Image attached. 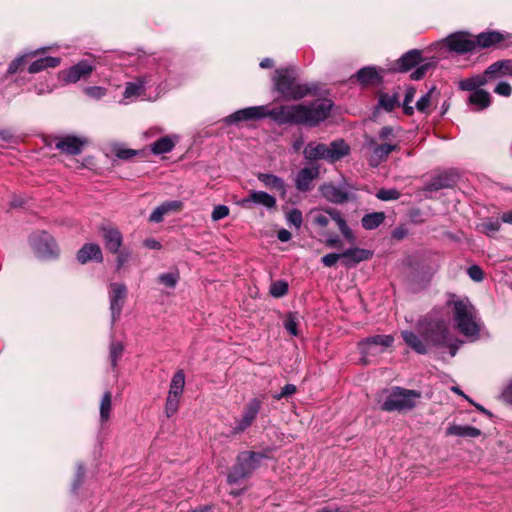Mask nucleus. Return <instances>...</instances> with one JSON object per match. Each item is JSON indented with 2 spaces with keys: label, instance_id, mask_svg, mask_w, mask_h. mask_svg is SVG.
Instances as JSON below:
<instances>
[{
  "label": "nucleus",
  "instance_id": "obj_1",
  "mask_svg": "<svg viewBox=\"0 0 512 512\" xmlns=\"http://www.w3.org/2000/svg\"><path fill=\"white\" fill-rule=\"evenodd\" d=\"M416 334L413 331L401 332L404 342L416 353L427 354L432 347L442 346L448 341V326L445 319L432 311L417 323Z\"/></svg>",
  "mask_w": 512,
  "mask_h": 512
},
{
  "label": "nucleus",
  "instance_id": "obj_2",
  "mask_svg": "<svg viewBox=\"0 0 512 512\" xmlns=\"http://www.w3.org/2000/svg\"><path fill=\"white\" fill-rule=\"evenodd\" d=\"M447 305L452 308L453 320L462 334L472 336L478 333L475 308L468 298L452 295L447 301Z\"/></svg>",
  "mask_w": 512,
  "mask_h": 512
},
{
  "label": "nucleus",
  "instance_id": "obj_3",
  "mask_svg": "<svg viewBox=\"0 0 512 512\" xmlns=\"http://www.w3.org/2000/svg\"><path fill=\"white\" fill-rule=\"evenodd\" d=\"M309 217L311 218L312 224L321 229V232H323L328 226L330 220H333L338 226L343 237L349 243H355L356 237L339 210L335 208H327L324 210L314 209L310 211Z\"/></svg>",
  "mask_w": 512,
  "mask_h": 512
},
{
  "label": "nucleus",
  "instance_id": "obj_4",
  "mask_svg": "<svg viewBox=\"0 0 512 512\" xmlns=\"http://www.w3.org/2000/svg\"><path fill=\"white\" fill-rule=\"evenodd\" d=\"M332 107V101L326 98L316 99L309 104H299V125L317 126L329 117Z\"/></svg>",
  "mask_w": 512,
  "mask_h": 512
},
{
  "label": "nucleus",
  "instance_id": "obj_5",
  "mask_svg": "<svg viewBox=\"0 0 512 512\" xmlns=\"http://www.w3.org/2000/svg\"><path fill=\"white\" fill-rule=\"evenodd\" d=\"M266 456L260 452L243 451L237 456V460L228 474V482L235 484L252 475L259 467L260 462Z\"/></svg>",
  "mask_w": 512,
  "mask_h": 512
},
{
  "label": "nucleus",
  "instance_id": "obj_6",
  "mask_svg": "<svg viewBox=\"0 0 512 512\" xmlns=\"http://www.w3.org/2000/svg\"><path fill=\"white\" fill-rule=\"evenodd\" d=\"M275 89L286 100H298L309 93V89L296 82V78L289 70H277L273 78Z\"/></svg>",
  "mask_w": 512,
  "mask_h": 512
},
{
  "label": "nucleus",
  "instance_id": "obj_7",
  "mask_svg": "<svg viewBox=\"0 0 512 512\" xmlns=\"http://www.w3.org/2000/svg\"><path fill=\"white\" fill-rule=\"evenodd\" d=\"M421 394L415 390L395 387L387 396L381 409L387 412L410 410L415 407Z\"/></svg>",
  "mask_w": 512,
  "mask_h": 512
},
{
  "label": "nucleus",
  "instance_id": "obj_8",
  "mask_svg": "<svg viewBox=\"0 0 512 512\" xmlns=\"http://www.w3.org/2000/svg\"><path fill=\"white\" fill-rule=\"evenodd\" d=\"M394 343L392 335H374L367 337L359 342L358 347L362 355V362L367 364L370 362L371 357H376L382 354L388 347Z\"/></svg>",
  "mask_w": 512,
  "mask_h": 512
},
{
  "label": "nucleus",
  "instance_id": "obj_9",
  "mask_svg": "<svg viewBox=\"0 0 512 512\" xmlns=\"http://www.w3.org/2000/svg\"><path fill=\"white\" fill-rule=\"evenodd\" d=\"M29 242L40 258L54 259L59 255V249L54 238L45 231L33 233L29 238Z\"/></svg>",
  "mask_w": 512,
  "mask_h": 512
},
{
  "label": "nucleus",
  "instance_id": "obj_10",
  "mask_svg": "<svg viewBox=\"0 0 512 512\" xmlns=\"http://www.w3.org/2000/svg\"><path fill=\"white\" fill-rule=\"evenodd\" d=\"M365 144L370 150L368 162L372 167H378L382 162L386 161L393 151L400 149L399 144L380 143L374 137L367 136L365 138Z\"/></svg>",
  "mask_w": 512,
  "mask_h": 512
},
{
  "label": "nucleus",
  "instance_id": "obj_11",
  "mask_svg": "<svg viewBox=\"0 0 512 512\" xmlns=\"http://www.w3.org/2000/svg\"><path fill=\"white\" fill-rule=\"evenodd\" d=\"M263 401L254 397L250 399L243 407L241 417L235 420V426L233 427L234 434H240L246 431L257 418L258 413L262 408Z\"/></svg>",
  "mask_w": 512,
  "mask_h": 512
},
{
  "label": "nucleus",
  "instance_id": "obj_12",
  "mask_svg": "<svg viewBox=\"0 0 512 512\" xmlns=\"http://www.w3.org/2000/svg\"><path fill=\"white\" fill-rule=\"evenodd\" d=\"M299 110V104L281 105L272 109L267 108L266 115L279 125H299Z\"/></svg>",
  "mask_w": 512,
  "mask_h": 512
},
{
  "label": "nucleus",
  "instance_id": "obj_13",
  "mask_svg": "<svg viewBox=\"0 0 512 512\" xmlns=\"http://www.w3.org/2000/svg\"><path fill=\"white\" fill-rule=\"evenodd\" d=\"M127 297V288L123 283H111L109 291L110 311L112 323L119 319L125 300Z\"/></svg>",
  "mask_w": 512,
  "mask_h": 512
},
{
  "label": "nucleus",
  "instance_id": "obj_14",
  "mask_svg": "<svg viewBox=\"0 0 512 512\" xmlns=\"http://www.w3.org/2000/svg\"><path fill=\"white\" fill-rule=\"evenodd\" d=\"M447 46L450 50L459 54L473 51L476 48V41L466 32H456L446 38Z\"/></svg>",
  "mask_w": 512,
  "mask_h": 512
},
{
  "label": "nucleus",
  "instance_id": "obj_15",
  "mask_svg": "<svg viewBox=\"0 0 512 512\" xmlns=\"http://www.w3.org/2000/svg\"><path fill=\"white\" fill-rule=\"evenodd\" d=\"M95 65L89 60H81L77 64L62 71L63 80L67 83H76L80 79L88 78L94 71Z\"/></svg>",
  "mask_w": 512,
  "mask_h": 512
},
{
  "label": "nucleus",
  "instance_id": "obj_16",
  "mask_svg": "<svg viewBox=\"0 0 512 512\" xmlns=\"http://www.w3.org/2000/svg\"><path fill=\"white\" fill-rule=\"evenodd\" d=\"M54 141L56 149L69 155L80 154L83 147L87 144V140L85 138L72 135L56 137Z\"/></svg>",
  "mask_w": 512,
  "mask_h": 512
},
{
  "label": "nucleus",
  "instance_id": "obj_17",
  "mask_svg": "<svg viewBox=\"0 0 512 512\" xmlns=\"http://www.w3.org/2000/svg\"><path fill=\"white\" fill-rule=\"evenodd\" d=\"M320 191L326 200L334 204H343L352 198L346 186H336L328 183L323 184L320 187Z\"/></svg>",
  "mask_w": 512,
  "mask_h": 512
},
{
  "label": "nucleus",
  "instance_id": "obj_18",
  "mask_svg": "<svg viewBox=\"0 0 512 512\" xmlns=\"http://www.w3.org/2000/svg\"><path fill=\"white\" fill-rule=\"evenodd\" d=\"M100 231L107 251L117 253L123 244L122 233L112 225H104Z\"/></svg>",
  "mask_w": 512,
  "mask_h": 512
},
{
  "label": "nucleus",
  "instance_id": "obj_19",
  "mask_svg": "<svg viewBox=\"0 0 512 512\" xmlns=\"http://www.w3.org/2000/svg\"><path fill=\"white\" fill-rule=\"evenodd\" d=\"M267 106H253L241 109L226 118L228 123H236L243 120H255L267 117Z\"/></svg>",
  "mask_w": 512,
  "mask_h": 512
},
{
  "label": "nucleus",
  "instance_id": "obj_20",
  "mask_svg": "<svg viewBox=\"0 0 512 512\" xmlns=\"http://www.w3.org/2000/svg\"><path fill=\"white\" fill-rule=\"evenodd\" d=\"M319 176L317 166L305 167L301 169L296 177V188L301 192L309 191L312 188V182Z\"/></svg>",
  "mask_w": 512,
  "mask_h": 512
},
{
  "label": "nucleus",
  "instance_id": "obj_21",
  "mask_svg": "<svg viewBox=\"0 0 512 512\" xmlns=\"http://www.w3.org/2000/svg\"><path fill=\"white\" fill-rule=\"evenodd\" d=\"M373 256L372 251L363 248H350L342 253V259L347 267L354 266L362 261L369 260Z\"/></svg>",
  "mask_w": 512,
  "mask_h": 512
},
{
  "label": "nucleus",
  "instance_id": "obj_22",
  "mask_svg": "<svg viewBox=\"0 0 512 512\" xmlns=\"http://www.w3.org/2000/svg\"><path fill=\"white\" fill-rule=\"evenodd\" d=\"M249 203L259 204L268 209L276 207L275 197L264 191H251L249 195L241 201L242 206H247Z\"/></svg>",
  "mask_w": 512,
  "mask_h": 512
},
{
  "label": "nucleus",
  "instance_id": "obj_23",
  "mask_svg": "<svg viewBox=\"0 0 512 512\" xmlns=\"http://www.w3.org/2000/svg\"><path fill=\"white\" fill-rule=\"evenodd\" d=\"M77 260L81 264H85L90 260H96L102 262L103 255L102 250L98 244L87 243L77 253Z\"/></svg>",
  "mask_w": 512,
  "mask_h": 512
},
{
  "label": "nucleus",
  "instance_id": "obj_24",
  "mask_svg": "<svg viewBox=\"0 0 512 512\" xmlns=\"http://www.w3.org/2000/svg\"><path fill=\"white\" fill-rule=\"evenodd\" d=\"M507 37L508 34H503L497 31L482 32L475 38L476 47L489 48L506 40Z\"/></svg>",
  "mask_w": 512,
  "mask_h": 512
},
{
  "label": "nucleus",
  "instance_id": "obj_25",
  "mask_svg": "<svg viewBox=\"0 0 512 512\" xmlns=\"http://www.w3.org/2000/svg\"><path fill=\"white\" fill-rule=\"evenodd\" d=\"M486 74L491 80L502 76H512V59L494 62L486 69Z\"/></svg>",
  "mask_w": 512,
  "mask_h": 512
},
{
  "label": "nucleus",
  "instance_id": "obj_26",
  "mask_svg": "<svg viewBox=\"0 0 512 512\" xmlns=\"http://www.w3.org/2000/svg\"><path fill=\"white\" fill-rule=\"evenodd\" d=\"M328 153L326 160L329 162H336L346 155H348L350 148L344 140H336L327 145Z\"/></svg>",
  "mask_w": 512,
  "mask_h": 512
},
{
  "label": "nucleus",
  "instance_id": "obj_27",
  "mask_svg": "<svg viewBox=\"0 0 512 512\" xmlns=\"http://www.w3.org/2000/svg\"><path fill=\"white\" fill-rule=\"evenodd\" d=\"M457 176L452 173H442L434 177L427 185L429 191H437L453 187L456 184Z\"/></svg>",
  "mask_w": 512,
  "mask_h": 512
},
{
  "label": "nucleus",
  "instance_id": "obj_28",
  "mask_svg": "<svg viewBox=\"0 0 512 512\" xmlns=\"http://www.w3.org/2000/svg\"><path fill=\"white\" fill-rule=\"evenodd\" d=\"M421 61V52L419 50H410L405 53L398 61V70L401 72H406L411 68L418 65Z\"/></svg>",
  "mask_w": 512,
  "mask_h": 512
},
{
  "label": "nucleus",
  "instance_id": "obj_29",
  "mask_svg": "<svg viewBox=\"0 0 512 512\" xmlns=\"http://www.w3.org/2000/svg\"><path fill=\"white\" fill-rule=\"evenodd\" d=\"M446 434L465 438H476L481 435V431L473 426L454 424L447 428Z\"/></svg>",
  "mask_w": 512,
  "mask_h": 512
},
{
  "label": "nucleus",
  "instance_id": "obj_30",
  "mask_svg": "<svg viewBox=\"0 0 512 512\" xmlns=\"http://www.w3.org/2000/svg\"><path fill=\"white\" fill-rule=\"evenodd\" d=\"M490 77L486 74V70L481 75H475L470 78L464 79L460 82L459 87L465 91L479 90L481 86L486 85L490 81Z\"/></svg>",
  "mask_w": 512,
  "mask_h": 512
},
{
  "label": "nucleus",
  "instance_id": "obj_31",
  "mask_svg": "<svg viewBox=\"0 0 512 512\" xmlns=\"http://www.w3.org/2000/svg\"><path fill=\"white\" fill-rule=\"evenodd\" d=\"M178 137L164 136L151 144V151L156 155L168 153L173 150Z\"/></svg>",
  "mask_w": 512,
  "mask_h": 512
},
{
  "label": "nucleus",
  "instance_id": "obj_32",
  "mask_svg": "<svg viewBox=\"0 0 512 512\" xmlns=\"http://www.w3.org/2000/svg\"><path fill=\"white\" fill-rule=\"evenodd\" d=\"M304 156L309 160L324 159L328 153L327 145L322 143H309L304 149Z\"/></svg>",
  "mask_w": 512,
  "mask_h": 512
},
{
  "label": "nucleus",
  "instance_id": "obj_33",
  "mask_svg": "<svg viewBox=\"0 0 512 512\" xmlns=\"http://www.w3.org/2000/svg\"><path fill=\"white\" fill-rule=\"evenodd\" d=\"M184 387L185 374L183 370H178L177 372H175L171 379L168 395H171L173 397H182Z\"/></svg>",
  "mask_w": 512,
  "mask_h": 512
},
{
  "label": "nucleus",
  "instance_id": "obj_34",
  "mask_svg": "<svg viewBox=\"0 0 512 512\" xmlns=\"http://www.w3.org/2000/svg\"><path fill=\"white\" fill-rule=\"evenodd\" d=\"M468 101L471 105H475L477 110H483L490 105L491 96L487 91L479 89L470 94Z\"/></svg>",
  "mask_w": 512,
  "mask_h": 512
},
{
  "label": "nucleus",
  "instance_id": "obj_35",
  "mask_svg": "<svg viewBox=\"0 0 512 512\" xmlns=\"http://www.w3.org/2000/svg\"><path fill=\"white\" fill-rule=\"evenodd\" d=\"M60 64V59L57 57H44L40 58L33 63L28 68L30 73H38L46 68H54Z\"/></svg>",
  "mask_w": 512,
  "mask_h": 512
},
{
  "label": "nucleus",
  "instance_id": "obj_36",
  "mask_svg": "<svg viewBox=\"0 0 512 512\" xmlns=\"http://www.w3.org/2000/svg\"><path fill=\"white\" fill-rule=\"evenodd\" d=\"M384 212H373L366 214L361 219L362 227L366 230H373L379 227L385 220Z\"/></svg>",
  "mask_w": 512,
  "mask_h": 512
},
{
  "label": "nucleus",
  "instance_id": "obj_37",
  "mask_svg": "<svg viewBox=\"0 0 512 512\" xmlns=\"http://www.w3.org/2000/svg\"><path fill=\"white\" fill-rule=\"evenodd\" d=\"M258 179L266 187L274 188V189L280 191L282 194H285V192H286L285 183L281 178H279L275 175H272V174L260 173L258 175Z\"/></svg>",
  "mask_w": 512,
  "mask_h": 512
},
{
  "label": "nucleus",
  "instance_id": "obj_38",
  "mask_svg": "<svg viewBox=\"0 0 512 512\" xmlns=\"http://www.w3.org/2000/svg\"><path fill=\"white\" fill-rule=\"evenodd\" d=\"M357 81L361 84H374L379 82L380 76L373 67H364L360 69L356 74Z\"/></svg>",
  "mask_w": 512,
  "mask_h": 512
},
{
  "label": "nucleus",
  "instance_id": "obj_39",
  "mask_svg": "<svg viewBox=\"0 0 512 512\" xmlns=\"http://www.w3.org/2000/svg\"><path fill=\"white\" fill-rule=\"evenodd\" d=\"M439 93L435 87H432L425 95H423L417 102L416 108L419 112L427 113L433 101H437Z\"/></svg>",
  "mask_w": 512,
  "mask_h": 512
},
{
  "label": "nucleus",
  "instance_id": "obj_40",
  "mask_svg": "<svg viewBox=\"0 0 512 512\" xmlns=\"http://www.w3.org/2000/svg\"><path fill=\"white\" fill-rule=\"evenodd\" d=\"M380 143L399 144L397 141V133L391 126H384L378 132L377 138Z\"/></svg>",
  "mask_w": 512,
  "mask_h": 512
},
{
  "label": "nucleus",
  "instance_id": "obj_41",
  "mask_svg": "<svg viewBox=\"0 0 512 512\" xmlns=\"http://www.w3.org/2000/svg\"><path fill=\"white\" fill-rule=\"evenodd\" d=\"M112 409V394L110 391H106L103 394L101 403H100V419L102 422L108 421L110 417V412Z\"/></svg>",
  "mask_w": 512,
  "mask_h": 512
},
{
  "label": "nucleus",
  "instance_id": "obj_42",
  "mask_svg": "<svg viewBox=\"0 0 512 512\" xmlns=\"http://www.w3.org/2000/svg\"><path fill=\"white\" fill-rule=\"evenodd\" d=\"M124 345L118 341H112L110 344L109 358L113 368L117 366L118 360L122 357Z\"/></svg>",
  "mask_w": 512,
  "mask_h": 512
},
{
  "label": "nucleus",
  "instance_id": "obj_43",
  "mask_svg": "<svg viewBox=\"0 0 512 512\" xmlns=\"http://www.w3.org/2000/svg\"><path fill=\"white\" fill-rule=\"evenodd\" d=\"M181 397H173L171 395H167L165 402V414L168 418L174 416L179 409Z\"/></svg>",
  "mask_w": 512,
  "mask_h": 512
},
{
  "label": "nucleus",
  "instance_id": "obj_44",
  "mask_svg": "<svg viewBox=\"0 0 512 512\" xmlns=\"http://www.w3.org/2000/svg\"><path fill=\"white\" fill-rule=\"evenodd\" d=\"M113 152L115 156L121 160H130L131 158L139 154L138 150L125 148L121 145H115L113 147Z\"/></svg>",
  "mask_w": 512,
  "mask_h": 512
},
{
  "label": "nucleus",
  "instance_id": "obj_45",
  "mask_svg": "<svg viewBox=\"0 0 512 512\" xmlns=\"http://www.w3.org/2000/svg\"><path fill=\"white\" fill-rule=\"evenodd\" d=\"M288 292V283L283 280H278L270 285V294L273 297L280 298Z\"/></svg>",
  "mask_w": 512,
  "mask_h": 512
},
{
  "label": "nucleus",
  "instance_id": "obj_46",
  "mask_svg": "<svg viewBox=\"0 0 512 512\" xmlns=\"http://www.w3.org/2000/svg\"><path fill=\"white\" fill-rule=\"evenodd\" d=\"M158 281L166 287L174 288L179 281L178 272L164 273L158 276Z\"/></svg>",
  "mask_w": 512,
  "mask_h": 512
},
{
  "label": "nucleus",
  "instance_id": "obj_47",
  "mask_svg": "<svg viewBox=\"0 0 512 512\" xmlns=\"http://www.w3.org/2000/svg\"><path fill=\"white\" fill-rule=\"evenodd\" d=\"M435 66L434 61H429L426 63H423L419 65L412 73H411V79L413 80H420L422 79L426 73Z\"/></svg>",
  "mask_w": 512,
  "mask_h": 512
},
{
  "label": "nucleus",
  "instance_id": "obj_48",
  "mask_svg": "<svg viewBox=\"0 0 512 512\" xmlns=\"http://www.w3.org/2000/svg\"><path fill=\"white\" fill-rule=\"evenodd\" d=\"M379 104L387 111H391L397 105V98L395 95L382 94L379 97Z\"/></svg>",
  "mask_w": 512,
  "mask_h": 512
},
{
  "label": "nucleus",
  "instance_id": "obj_49",
  "mask_svg": "<svg viewBox=\"0 0 512 512\" xmlns=\"http://www.w3.org/2000/svg\"><path fill=\"white\" fill-rule=\"evenodd\" d=\"M376 196L383 201L397 200L400 197V192L396 189H381Z\"/></svg>",
  "mask_w": 512,
  "mask_h": 512
},
{
  "label": "nucleus",
  "instance_id": "obj_50",
  "mask_svg": "<svg viewBox=\"0 0 512 512\" xmlns=\"http://www.w3.org/2000/svg\"><path fill=\"white\" fill-rule=\"evenodd\" d=\"M116 254V270L117 271H120L124 266L125 264L129 261L130 257H131V253L129 250L127 249H123V250H118Z\"/></svg>",
  "mask_w": 512,
  "mask_h": 512
},
{
  "label": "nucleus",
  "instance_id": "obj_51",
  "mask_svg": "<svg viewBox=\"0 0 512 512\" xmlns=\"http://www.w3.org/2000/svg\"><path fill=\"white\" fill-rule=\"evenodd\" d=\"M287 221L290 224L294 225L296 228H300L302 225V222H303V217H302L301 211L298 209H292L287 214Z\"/></svg>",
  "mask_w": 512,
  "mask_h": 512
},
{
  "label": "nucleus",
  "instance_id": "obj_52",
  "mask_svg": "<svg viewBox=\"0 0 512 512\" xmlns=\"http://www.w3.org/2000/svg\"><path fill=\"white\" fill-rule=\"evenodd\" d=\"M143 90V85L140 83H127L124 91V97L130 98L133 96L140 95L141 91Z\"/></svg>",
  "mask_w": 512,
  "mask_h": 512
},
{
  "label": "nucleus",
  "instance_id": "obj_53",
  "mask_svg": "<svg viewBox=\"0 0 512 512\" xmlns=\"http://www.w3.org/2000/svg\"><path fill=\"white\" fill-rule=\"evenodd\" d=\"M230 213L229 207L226 205H218L214 207L211 218L213 221H219L225 217H227Z\"/></svg>",
  "mask_w": 512,
  "mask_h": 512
},
{
  "label": "nucleus",
  "instance_id": "obj_54",
  "mask_svg": "<svg viewBox=\"0 0 512 512\" xmlns=\"http://www.w3.org/2000/svg\"><path fill=\"white\" fill-rule=\"evenodd\" d=\"M84 93L93 99H100L106 95V89L99 86L86 87Z\"/></svg>",
  "mask_w": 512,
  "mask_h": 512
},
{
  "label": "nucleus",
  "instance_id": "obj_55",
  "mask_svg": "<svg viewBox=\"0 0 512 512\" xmlns=\"http://www.w3.org/2000/svg\"><path fill=\"white\" fill-rule=\"evenodd\" d=\"M297 325L296 318L292 314H289L284 320L285 329L293 336L298 335Z\"/></svg>",
  "mask_w": 512,
  "mask_h": 512
},
{
  "label": "nucleus",
  "instance_id": "obj_56",
  "mask_svg": "<svg viewBox=\"0 0 512 512\" xmlns=\"http://www.w3.org/2000/svg\"><path fill=\"white\" fill-rule=\"evenodd\" d=\"M467 274L469 275V277L476 281V282H480L483 280L484 278V273H483V270L478 266V265H472L470 266L468 269H467Z\"/></svg>",
  "mask_w": 512,
  "mask_h": 512
},
{
  "label": "nucleus",
  "instance_id": "obj_57",
  "mask_svg": "<svg viewBox=\"0 0 512 512\" xmlns=\"http://www.w3.org/2000/svg\"><path fill=\"white\" fill-rule=\"evenodd\" d=\"M494 92L500 96L508 97L512 93V87L508 82H499L495 87Z\"/></svg>",
  "mask_w": 512,
  "mask_h": 512
},
{
  "label": "nucleus",
  "instance_id": "obj_58",
  "mask_svg": "<svg viewBox=\"0 0 512 512\" xmlns=\"http://www.w3.org/2000/svg\"><path fill=\"white\" fill-rule=\"evenodd\" d=\"M322 236L326 237L325 244L328 247H340L341 246V240L336 234H331L326 231L320 232Z\"/></svg>",
  "mask_w": 512,
  "mask_h": 512
},
{
  "label": "nucleus",
  "instance_id": "obj_59",
  "mask_svg": "<svg viewBox=\"0 0 512 512\" xmlns=\"http://www.w3.org/2000/svg\"><path fill=\"white\" fill-rule=\"evenodd\" d=\"M165 214H167L166 207L160 205L151 213L149 221L159 223L163 220Z\"/></svg>",
  "mask_w": 512,
  "mask_h": 512
},
{
  "label": "nucleus",
  "instance_id": "obj_60",
  "mask_svg": "<svg viewBox=\"0 0 512 512\" xmlns=\"http://www.w3.org/2000/svg\"><path fill=\"white\" fill-rule=\"evenodd\" d=\"M340 258H342V253L341 254L330 253V254H327V255L323 256L321 261H322L324 266L332 267V266H334L337 263V261Z\"/></svg>",
  "mask_w": 512,
  "mask_h": 512
},
{
  "label": "nucleus",
  "instance_id": "obj_61",
  "mask_svg": "<svg viewBox=\"0 0 512 512\" xmlns=\"http://www.w3.org/2000/svg\"><path fill=\"white\" fill-rule=\"evenodd\" d=\"M297 388L293 384H286L281 392L274 396L276 400H280L282 398L288 397L290 395H293L296 392Z\"/></svg>",
  "mask_w": 512,
  "mask_h": 512
},
{
  "label": "nucleus",
  "instance_id": "obj_62",
  "mask_svg": "<svg viewBox=\"0 0 512 512\" xmlns=\"http://www.w3.org/2000/svg\"><path fill=\"white\" fill-rule=\"evenodd\" d=\"M143 245L145 247H147L148 249H153V250H159L162 247L161 243L154 238L145 239L143 241Z\"/></svg>",
  "mask_w": 512,
  "mask_h": 512
},
{
  "label": "nucleus",
  "instance_id": "obj_63",
  "mask_svg": "<svg viewBox=\"0 0 512 512\" xmlns=\"http://www.w3.org/2000/svg\"><path fill=\"white\" fill-rule=\"evenodd\" d=\"M22 63H23V57H19V58L13 60L9 64L8 73L9 74H14L15 72H17L19 67L22 65Z\"/></svg>",
  "mask_w": 512,
  "mask_h": 512
},
{
  "label": "nucleus",
  "instance_id": "obj_64",
  "mask_svg": "<svg viewBox=\"0 0 512 512\" xmlns=\"http://www.w3.org/2000/svg\"><path fill=\"white\" fill-rule=\"evenodd\" d=\"M277 237L281 242H287L291 239V233L286 229H281L277 233Z\"/></svg>",
  "mask_w": 512,
  "mask_h": 512
}]
</instances>
